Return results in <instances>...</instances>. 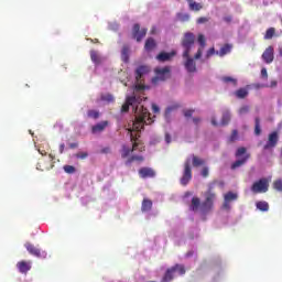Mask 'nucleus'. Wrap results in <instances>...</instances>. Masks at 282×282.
Segmentation results:
<instances>
[{"label": "nucleus", "instance_id": "f257e3e1", "mask_svg": "<svg viewBox=\"0 0 282 282\" xmlns=\"http://www.w3.org/2000/svg\"><path fill=\"white\" fill-rule=\"evenodd\" d=\"M144 97L142 96H130L126 98V102L121 107V113H128L130 107L135 115V120L132 123V128L129 130L143 131L144 126L153 124L154 120L150 117L148 108L141 106Z\"/></svg>", "mask_w": 282, "mask_h": 282}, {"label": "nucleus", "instance_id": "f03ea898", "mask_svg": "<svg viewBox=\"0 0 282 282\" xmlns=\"http://www.w3.org/2000/svg\"><path fill=\"white\" fill-rule=\"evenodd\" d=\"M195 44V34L192 32H187L183 35L182 39V47H183V58H186L185 68L189 73L196 72V63L194 58H191V51L193 50Z\"/></svg>", "mask_w": 282, "mask_h": 282}, {"label": "nucleus", "instance_id": "7ed1b4c3", "mask_svg": "<svg viewBox=\"0 0 282 282\" xmlns=\"http://www.w3.org/2000/svg\"><path fill=\"white\" fill-rule=\"evenodd\" d=\"M215 183L216 182L209 183L208 191H206L204 194L205 200L202 203V213L204 214H208L214 208V200L217 197V195L214 193Z\"/></svg>", "mask_w": 282, "mask_h": 282}, {"label": "nucleus", "instance_id": "20e7f679", "mask_svg": "<svg viewBox=\"0 0 282 282\" xmlns=\"http://www.w3.org/2000/svg\"><path fill=\"white\" fill-rule=\"evenodd\" d=\"M130 133L131 142H132V149L128 148L127 145L122 147L121 151V158L127 159L133 151H137L139 148V138H140V132L141 131H135V130H128Z\"/></svg>", "mask_w": 282, "mask_h": 282}, {"label": "nucleus", "instance_id": "39448f33", "mask_svg": "<svg viewBox=\"0 0 282 282\" xmlns=\"http://www.w3.org/2000/svg\"><path fill=\"white\" fill-rule=\"evenodd\" d=\"M247 152H248V149H246L245 147H241V148L237 149L236 158L238 160L231 164V170L239 169V167L243 166L249 161L250 153H247ZM242 155H245V156H242Z\"/></svg>", "mask_w": 282, "mask_h": 282}, {"label": "nucleus", "instance_id": "423d86ee", "mask_svg": "<svg viewBox=\"0 0 282 282\" xmlns=\"http://www.w3.org/2000/svg\"><path fill=\"white\" fill-rule=\"evenodd\" d=\"M154 74L155 77L151 79V83H153V85H158L159 82H166V79L171 78V67L164 66L163 68H154Z\"/></svg>", "mask_w": 282, "mask_h": 282}, {"label": "nucleus", "instance_id": "0eeeda50", "mask_svg": "<svg viewBox=\"0 0 282 282\" xmlns=\"http://www.w3.org/2000/svg\"><path fill=\"white\" fill-rule=\"evenodd\" d=\"M269 191V180L267 177H262L259 181H256L251 185L252 194H263Z\"/></svg>", "mask_w": 282, "mask_h": 282}, {"label": "nucleus", "instance_id": "6e6552de", "mask_svg": "<svg viewBox=\"0 0 282 282\" xmlns=\"http://www.w3.org/2000/svg\"><path fill=\"white\" fill-rule=\"evenodd\" d=\"M193 180V169L191 167V159H186L183 164V175L181 178V185L187 186L189 182Z\"/></svg>", "mask_w": 282, "mask_h": 282}, {"label": "nucleus", "instance_id": "1a4fd4ad", "mask_svg": "<svg viewBox=\"0 0 282 282\" xmlns=\"http://www.w3.org/2000/svg\"><path fill=\"white\" fill-rule=\"evenodd\" d=\"M54 155L50 154V160L41 159L36 164V170L41 172L50 171L54 167L53 164Z\"/></svg>", "mask_w": 282, "mask_h": 282}, {"label": "nucleus", "instance_id": "9d476101", "mask_svg": "<svg viewBox=\"0 0 282 282\" xmlns=\"http://www.w3.org/2000/svg\"><path fill=\"white\" fill-rule=\"evenodd\" d=\"M148 34V29H140V24H133L132 26V39L140 43Z\"/></svg>", "mask_w": 282, "mask_h": 282}, {"label": "nucleus", "instance_id": "9b49d317", "mask_svg": "<svg viewBox=\"0 0 282 282\" xmlns=\"http://www.w3.org/2000/svg\"><path fill=\"white\" fill-rule=\"evenodd\" d=\"M278 142H279V133L278 131H272V133L268 135V142H265V144L263 145V150L268 151L276 148Z\"/></svg>", "mask_w": 282, "mask_h": 282}, {"label": "nucleus", "instance_id": "f8f14e48", "mask_svg": "<svg viewBox=\"0 0 282 282\" xmlns=\"http://www.w3.org/2000/svg\"><path fill=\"white\" fill-rule=\"evenodd\" d=\"M150 73L148 65H140L135 68V82L143 83V77Z\"/></svg>", "mask_w": 282, "mask_h": 282}, {"label": "nucleus", "instance_id": "ddd939ff", "mask_svg": "<svg viewBox=\"0 0 282 282\" xmlns=\"http://www.w3.org/2000/svg\"><path fill=\"white\" fill-rule=\"evenodd\" d=\"M197 44H199V48H197V52L194 56L196 61H198L203 56V51L207 46V41L205 40L204 34H198L197 35Z\"/></svg>", "mask_w": 282, "mask_h": 282}, {"label": "nucleus", "instance_id": "4468645a", "mask_svg": "<svg viewBox=\"0 0 282 282\" xmlns=\"http://www.w3.org/2000/svg\"><path fill=\"white\" fill-rule=\"evenodd\" d=\"M274 50L272 46H269L265 48L263 54L261 55V58L264 61L265 64L271 65L274 59Z\"/></svg>", "mask_w": 282, "mask_h": 282}, {"label": "nucleus", "instance_id": "2eb2a0df", "mask_svg": "<svg viewBox=\"0 0 282 282\" xmlns=\"http://www.w3.org/2000/svg\"><path fill=\"white\" fill-rule=\"evenodd\" d=\"M138 175H140L142 180L154 178L155 172L151 167H141L138 170Z\"/></svg>", "mask_w": 282, "mask_h": 282}, {"label": "nucleus", "instance_id": "dca6fc26", "mask_svg": "<svg viewBox=\"0 0 282 282\" xmlns=\"http://www.w3.org/2000/svg\"><path fill=\"white\" fill-rule=\"evenodd\" d=\"M176 51H172L170 53L167 52H160L159 55H156L155 59L159 61L160 63L169 62L173 57H175Z\"/></svg>", "mask_w": 282, "mask_h": 282}, {"label": "nucleus", "instance_id": "f3484780", "mask_svg": "<svg viewBox=\"0 0 282 282\" xmlns=\"http://www.w3.org/2000/svg\"><path fill=\"white\" fill-rule=\"evenodd\" d=\"M19 273L26 274L31 270V261L21 260L17 263Z\"/></svg>", "mask_w": 282, "mask_h": 282}, {"label": "nucleus", "instance_id": "a211bd4d", "mask_svg": "<svg viewBox=\"0 0 282 282\" xmlns=\"http://www.w3.org/2000/svg\"><path fill=\"white\" fill-rule=\"evenodd\" d=\"M109 126L108 121H100L99 123L91 127V133L98 134L102 132Z\"/></svg>", "mask_w": 282, "mask_h": 282}, {"label": "nucleus", "instance_id": "6ab92c4d", "mask_svg": "<svg viewBox=\"0 0 282 282\" xmlns=\"http://www.w3.org/2000/svg\"><path fill=\"white\" fill-rule=\"evenodd\" d=\"M25 249L30 252L31 256H35L36 258L41 257V251L33 243L26 242Z\"/></svg>", "mask_w": 282, "mask_h": 282}, {"label": "nucleus", "instance_id": "aec40b11", "mask_svg": "<svg viewBox=\"0 0 282 282\" xmlns=\"http://www.w3.org/2000/svg\"><path fill=\"white\" fill-rule=\"evenodd\" d=\"M232 46L230 44H224L219 51H216V55L224 57L227 54H230Z\"/></svg>", "mask_w": 282, "mask_h": 282}, {"label": "nucleus", "instance_id": "412c9836", "mask_svg": "<svg viewBox=\"0 0 282 282\" xmlns=\"http://www.w3.org/2000/svg\"><path fill=\"white\" fill-rule=\"evenodd\" d=\"M152 207H153V202L152 200H150L149 198L142 199V205H141V212L142 213H147V212L152 210Z\"/></svg>", "mask_w": 282, "mask_h": 282}, {"label": "nucleus", "instance_id": "4be33fe9", "mask_svg": "<svg viewBox=\"0 0 282 282\" xmlns=\"http://www.w3.org/2000/svg\"><path fill=\"white\" fill-rule=\"evenodd\" d=\"M155 46H156V44H155V41L153 37L147 39L145 44H144V50L147 52L153 51L155 48Z\"/></svg>", "mask_w": 282, "mask_h": 282}, {"label": "nucleus", "instance_id": "5701e85b", "mask_svg": "<svg viewBox=\"0 0 282 282\" xmlns=\"http://www.w3.org/2000/svg\"><path fill=\"white\" fill-rule=\"evenodd\" d=\"M257 209L260 212L267 213L269 210V204L267 200H259L256 203Z\"/></svg>", "mask_w": 282, "mask_h": 282}, {"label": "nucleus", "instance_id": "b1692460", "mask_svg": "<svg viewBox=\"0 0 282 282\" xmlns=\"http://www.w3.org/2000/svg\"><path fill=\"white\" fill-rule=\"evenodd\" d=\"M230 120H231V115L229 111H225L223 113V118L220 119V126L221 127H226L227 124L230 123Z\"/></svg>", "mask_w": 282, "mask_h": 282}, {"label": "nucleus", "instance_id": "393cba45", "mask_svg": "<svg viewBox=\"0 0 282 282\" xmlns=\"http://www.w3.org/2000/svg\"><path fill=\"white\" fill-rule=\"evenodd\" d=\"M234 95H236V97L238 99H245L246 97L249 96V91L246 88H240V89L236 90V93H234Z\"/></svg>", "mask_w": 282, "mask_h": 282}, {"label": "nucleus", "instance_id": "a878e982", "mask_svg": "<svg viewBox=\"0 0 282 282\" xmlns=\"http://www.w3.org/2000/svg\"><path fill=\"white\" fill-rule=\"evenodd\" d=\"M189 3V10L193 12H199L203 10V4L199 2L191 1Z\"/></svg>", "mask_w": 282, "mask_h": 282}, {"label": "nucleus", "instance_id": "bb28decb", "mask_svg": "<svg viewBox=\"0 0 282 282\" xmlns=\"http://www.w3.org/2000/svg\"><path fill=\"white\" fill-rule=\"evenodd\" d=\"M130 47L129 45H123L121 51V58L123 62H129Z\"/></svg>", "mask_w": 282, "mask_h": 282}, {"label": "nucleus", "instance_id": "cd10ccee", "mask_svg": "<svg viewBox=\"0 0 282 282\" xmlns=\"http://www.w3.org/2000/svg\"><path fill=\"white\" fill-rule=\"evenodd\" d=\"M202 206H203V204H200V200H199L198 197H193L192 198L191 210L196 212Z\"/></svg>", "mask_w": 282, "mask_h": 282}, {"label": "nucleus", "instance_id": "c85d7f7f", "mask_svg": "<svg viewBox=\"0 0 282 282\" xmlns=\"http://www.w3.org/2000/svg\"><path fill=\"white\" fill-rule=\"evenodd\" d=\"M205 164V160L204 159H199L195 155H192V165L193 167H199L202 165Z\"/></svg>", "mask_w": 282, "mask_h": 282}, {"label": "nucleus", "instance_id": "c756f323", "mask_svg": "<svg viewBox=\"0 0 282 282\" xmlns=\"http://www.w3.org/2000/svg\"><path fill=\"white\" fill-rule=\"evenodd\" d=\"M169 270H173V273L177 272L181 275H184L186 273L185 267L182 264H176Z\"/></svg>", "mask_w": 282, "mask_h": 282}, {"label": "nucleus", "instance_id": "7c9ffc66", "mask_svg": "<svg viewBox=\"0 0 282 282\" xmlns=\"http://www.w3.org/2000/svg\"><path fill=\"white\" fill-rule=\"evenodd\" d=\"M173 273H175V272H173V269L172 270L167 269V271H165L164 276L161 280V282H172Z\"/></svg>", "mask_w": 282, "mask_h": 282}, {"label": "nucleus", "instance_id": "2f4dec72", "mask_svg": "<svg viewBox=\"0 0 282 282\" xmlns=\"http://www.w3.org/2000/svg\"><path fill=\"white\" fill-rule=\"evenodd\" d=\"M238 198L237 194L232 193V192H228L227 194L224 195V202H234Z\"/></svg>", "mask_w": 282, "mask_h": 282}, {"label": "nucleus", "instance_id": "473e14b6", "mask_svg": "<svg viewBox=\"0 0 282 282\" xmlns=\"http://www.w3.org/2000/svg\"><path fill=\"white\" fill-rule=\"evenodd\" d=\"M254 134L257 137L262 134V129L260 128V118L259 117H256V119H254Z\"/></svg>", "mask_w": 282, "mask_h": 282}, {"label": "nucleus", "instance_id": "72a5a7b5", "mask_svg": "<svg viewBox=\"0 0 282 282\" xmlns=\"http://www.w3.org/2000/svg\"><path fill=\"white\" fill-rule=\"evenodd\" d=\"M100 100L105 102H113L115 98L111 94H101L100 95Z\"/></svg>", "mask_w": 282, "mask_h": 282}, {"label": "nucleus", "instance_id": "f704fd0d", "mask_svg": "<svg viewBox=\"0 0 282 282\" xmlns=\"http://www.w3.org/2000/svg\"><path fill=\"white\" fill-rule=\"evenodd\" d=\"M144 158L142 155H132L130 159L127 160V164H131L133 162H143Z\"/></svg>", "mask_w": 282, "mask_h": 282}, {"label": "nucleus", "instance_id": "c9c22d12", "mask_svg": "<svg viewBox=\"0 0 282 282\" xmlns=\"http://www.w3.org/2000/svg\"><path fill=\"white\" fill-rule=\"evenodd\" d=\"M176 18L182 23H185V22L189 21V14L188 13H177Z\"/></svg>", "mask_w": 282, "mask_h": 282}, {"label": "nucleus", "instance_id": "e433bc0d", "mask_svg": "<svg viewBox=\"0 0 282 282\" xmlns=\"http://www.w3.org/2000/svg\"><path fill=\"white\" fill-rule=\"evenodd\" d=\"M275 33L274 28H269L268 31H265L264 40H272L273 35Z\"/></svg>", "mask_w": 282, "mask_h": 282}, {"label": "nucleus", "instance_id": "4c0bfd02", "mask_svg": "<svg viewBox=\"0 0 282 282\" xmlns=\"http://www.w3.org/2000/svg\"><path fill=\"white\" fill-rule=\"evenodd\" d=\"M87 117L96 120L99 118V111L98 110H87Z\"/></svg>", "mask_w": 282, "mask_h": 282}, {"label": "nucleus", "instance_id": "58836bf2", "mask_svg": "<svg viewBox=\"0 0 282 282\" xmlns=\"http://www.w3.org/2000/svg\"><path fill=\"white\" fill-rule=\"evenodd\" d=\"M221 80H223V83H225V84L231 83L234 86H237V79H235V78H232V77H230V76H224V77L221 78Z\"/></svg>", "mask_w": 282, "mask_h": 282}, {"label": "nucleus", "instance_id": "ea45409f", "mask_svg": "<svg viewBox=\"0 0 282 282\" xmlns=\"http://www.w3.org/2000/svg\"><path fill=\"white\" fill-rule=\"evenodd\" d=\"M90 58H91V62H94L95 64H99V55H98V52H96V51H90Z\"/></svg>", "mask_w": 282, "mask_h": 282}, {"label": "nucleus", "instance_id": "a19ab883", "mask_svg": "<svg viewBox=\"0 0 282 282\" xmlns=\"http://www.w3.org/2000/svg\"><path fill=\"white\" fill-rule=\"evenodd\" d=\"M273 189L282 193V180H278L273 182Z\"/></svg>", "mask_w": 282, "mask_h": 282}, {"label": "nucleus", "instance_id": "79ce46f5", "mask_svg": "<svg viewBox=\"0 0 282 282\" xmlns=\"http://www.w3.org/2000/svg\"><path fill=\"white\" fill-rule=\"evenodd\" d=\"M64 172L67 174H74L76 172V169H75V166L66 165V166H64Z\"/></svg>", "mask_w": 282, "mask_h": 282}, {"label": "nucleus", "instance_id": "37998d69", "mask_svg": "<svg viewBox=\"0 0 282 282\" xmlns=\"http://www.w3.org/2000/svg\"><path fill=\"white\" fill-rule=\"evenodd\" d=\"M239 137V131L232 130L231 135H229V142H235Z\"/></svg>", "mask_w": 282, "mask_h": 282}, {"label": "nucleus", "instance_id": "c03bdc74", "mask_svg": "<svg viewBox=\"0 0 282 282\" xmlns=\"http://www.w3.org/2000/svg\"><path fill=\"white\" fill-rule=\"evenodd\" d=\"M180 108V105H173L167 107V109H165V116L170 115L172 111L176 110Z\"/></svg>", "mask_w": 282, "mask_h": 282}, {"label": "nucleus", "instance_id": "a18cd8bd", "mask_svg": "<svg viewBox=\"0 0 282 282\" xmlns=\"http://www.w3.org/2000/svg\"><path fill=\"white\" fill-rule=\"evenodd\" d=\"M208 22H209V19L207 17H199L196 20L197 24H204V23H208Z\"/></svg>", "mask_w": 282, "mask_h": 282}, {"label": "nucleus", "instance_id": "49530a36", "mask_svg": "<svg viewBox=\"0 0 282 282\" xmlns=\"http://www.w3.org/2000/svg\"><path fill=\"white\" fill-rule=\"evenodd\" d=\"M200 175L202 177L207 178L209 175V169L207 166H204V169H202L200 171Z\"/></svg>", "mask_w": 282, "mask_h": 282}, {"label": "nucleus", "instance_id": "de8ad7c7", "mask_svg": "<svg viewBox=\"0 0 282 282\" xmlns=\"http://www.w3.org/2000/svg\"><path fill=\"white\" fill-rule=\"evenodd\" d=\"M214 54H217V51H215L214 47L206 51V59L212 58Z\"/></svg>", "mask_w": 282, "mask_h": 282}, {"label": "nucleus", "instance_id": "09e8293b", "mask_svg": "<svg viewBox=\"0 0 282 282\" xmlns=\"http://www.w3.org/2000/svg\"><path fill=\"white\" fill-rule=\"evenodd\" d=\"M138 84L135 85V91H143L145 89L144 84L142 82H137Z\"/></svg>", "mask_w": 282, "mask_h": 282}, {"label": "nucleus", "instance_id": "8fccbe9b", "mask_svg": "<svg viewBox=\"0 0 282 282\" xmlns=\"http://www.w3.org/2000/svg\"><path fill=\"white\" fill-rule=\"evenodd\" d=\"M76 158H77V159L85 160V159L88 158V152H78V153L76 154Z\"/></svg>", "mask_w": 282, "mask_h": 282}, {"label": "nucleus", "instance_id": "3c124183", "mask_svg": "<svg viewBox=\"0 0 282 282\" xmlns=\"http://www.w3.org/2000/svg\"><path fill=\"white\" fill-rule=\"evenodd\" d=\"M248 112H249V107L248 106L241 107L240 110H238V113H240V115H245V113H248Z\"/></svg>", "mask_w": 282, "mask_h": 282}, {"label": "nucleus", "instance_id": "603ef678", "mask_svg": "<svg viewBox=\"0 0 282 282\" xmlns=\"http://www.w3.org/2000/svg\"><path fill=\"white\" fill-rule=\"evenodd\" d=\"M194 111H195V110H193V109L185 110V111H184V116H185L186 118L193 117Z\"/></svg>", "mask_w": 282, "mask_h": 282}, {"label": "nucleus", "instance_id": "864d4df0", "mask_svg": "<svg viewBox=\"0 0 282 282\" xmlns=\"http://www.w3.org/2000/svg\"><path fill=\"white\" fill-rule=\"evenodd\" d=\"M261 78L268 79V70H267V68H261Z\"/></svg>", "mask_w": 282, "mask_h": 282}, {"label": "nucleus", "instance_id": "5fc2aeb1", "mask_svg": "<svg viewBox=\"0 0 282 282\" xmlns=\"http://www.w3.org/2000/svg\"><path fill=\"white\" fill-rule=\"evenodd\" d=\"M223 208H224L225 210H230V202L224 200Z\"/></svg>", "mask_w": 282, "mask_h": 282}, {"label": "nucleus", "instance_id": "6e6d98bb", "mask_svg": "<svg viewBox=\"0 0 282 282\" xmlns=\"http://www.w3.org/2000/svg\"><path fill=\"white\" fill-rule=\"evenodd\" d=\"M100 152H101V154H109V153H111V149L104 148V149L100 150Z\"/></svg>", "mask_w": 282, "mask_h": 282}, {"label": "nucleus", "instance_id": "4d7b16f0", "mask_svg": "<svg viewBox=\"0 0 282 282\" xmlns=\"http://www.w3.org/2000/svg\"><path fill=\"white\" fill-rule=\"evenodd\" d=\"M152 109H153V113H159L160 112V108L155 104L152 105Z\"/></svg>", "mask_w": 282, "mask_h": 282}, {"label": "nucleus", "instance_id": "13d9d810", "mask_svg": "<svg viewBox=\"0 0 282 282\" xmlns=\"http://www.w3.org/2000/svg\"><path fill=\"white\" fill-rule=\"evenodd\" d=\"M224 21H225V23H231V21H232L231 15L224 17Z\"/></svg>", "mask_w": 282, "mask_h": 282}, {"label": "nucleus", "instance_id": "bf43d9fd", "mask_svg": "<svg viewBox=\"0 0 282 282\" xmlns=\"http://www.w3.org/2000/svg\"><path fill=\"white\" fill-rule=\"evenodd\" d=\"M200 122V118L199 117H193V123H195L196 126H198Z\"/></svg>", "mask_w": 282, "mask_h": 282}, {"label": "nucleus", "instance_id": "052dcab7", "mask_svg": "<svg viewBox=\"0 0 282 282\" xmlns=\"http://www.w3.org/2000/svg\"><path fill=\"white\" fill-rule=\"evenodd\" d=\"M165 142L171 143V134L165 133Z\"/></svg>", "mask_w": 282, "mask_h": 282}, {"label": "nucleus", "instance_id": "680f3d73", "mask_svg": "<svg viewBox=\"0 0 282 282\" xmlns=\"http://www.w3.org/2000/svg\"><path fill=\"white\" fill-rule=\"evenodd\" d=\"M210 123H213L214 127H217V126H218V122H217V120L215 119V117H213V118L210 119Z\"/></svg>", "mask_w": 282, "mask_h": 282}, {"label": "nucleus", "instance_id": "e2e57ef3", "mask_svg": "<svg viewBox=\"0 0 282 282\" xmlns=\"http://www.w3.org/2000/svg\"><path fill=\"white\" fill-rule=\"evenodd\" d=\"M65 151V143L59 144V153L63 154Z\"/></svg>", "mask_w": 282, "mask_h": 282}, {"label": "nucleus", "instance_id": "0e129e2a", "mask_svg": "<svg viewBox=\"0 0 282 282\" xmlns=\"http://www.w3.org/2000/svg\"><path fill=\"white\" fill-rule=\"evenodd\" d=\"M70 149H77V143H70Z\"/></svg>", "mask_w": 282, "mask_h": 282}, {"label": "nucleus", "instance_id": "69168bd1", "mask_svg": "<svg viewBox=\"0 0 282 282\" xmlns=\"http://www.w3.org/2000/svg\"><path fill=\"white\" fill-rule=\"evenodd\" d=\"M39 152H40V154H41L42 156L46 155V152H45V151L39 150Z\"/></svg>", "mask_w": 282, "mask_h": 282}, {"label": "nucleus", "instance_id": "338daca9", "mask_svg": "<svg viewBox=\"0 0 282 282\" xmlns=\"http://www.w3.org/2000/svg\"><path fill=\"white\" fill-rule=\"evenodd\" d=\"M279 55L282 57V48H279Z\"/></svg>", "mask_w": 282, "mask_h": 282}, {"label": "nucleus", "instance_id": "774afa93", "mask_svg": "<svg viewBox=\"0 0 282 282\" xmlns=\"http://www.w3.org/2000/svg\"><path fill=\"white\" fill-rule=\"evenodd\" d=\"M272 86H276V82H273V83H272Z\"/></svg>", "mask_w": 282, "mask_h": 282}]
</instances>
